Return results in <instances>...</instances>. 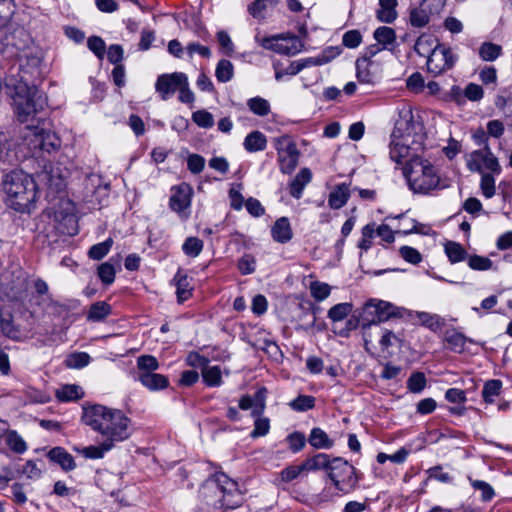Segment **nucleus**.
I'll return each mask as SVG.
<instances>
[{
  "instance_id": "1",
  "label": "nucleus",
  "mask_w": 512,
  "mask_h": 512,
  "mask_svg": "<svg viewBox=\"0 0 512 512\" xmlns=\"http://www.w3.org/2000/svg\"><path fill=\"white\" fill-rule=\"evenodd\" d=\"M18 74H10L5 79V88L13 100L17 120L25 124L21 132L23 145L31 152H47L60 148L59 137L45 127V122L37 117L44 108L46 99L43 93L31 83L40 75L42 52L36 47H27L18 55Z\"/></svg>"
},
{
  "instance_id": "2",
  "label": "nucleus",
  "mask_w": 512,
  "mask_h": 512,
  "mask_svg": "<svg viewBox=\"0 0 512 512\" xmlns=\"http://www.w3.org/2000/svg\"><path fill=\"white\" fill-rule=\"evenodd\" d=\"M82 420L114 447L131 436V421L119 409L100 404L87 406L83 410Z\"/></svg>"
},
{
  "instance_id": "3",
  "label": "nucleus",
  "mask_w": 512,
  "mask_h": 512,
  "mask_svg": "<svg viewBox=\"0 0 512 512\" xmlns=\"http://www.w3.org/2000/svg\"><path fill=\"white\" fill-rule=\"evenodd\" d=\"M2 191L6 205L20 213H29L37 199L36 182L23 171L6 173L2 180Z\"/></svg>"
},
{
  "instance_id": "4",
  "label": "nucleus",
  "mask_w": 512,
  "mask_h": 512,
  "mask_svg": "<svg viewBox=\"0 0 512 512\" xmlns=\"http://www.w3.org/2000/svg\"><path fill=\"white\" fill-rule=\"evenodd\" d=\"M403 174L410 189L415 193L427 194L442 187L438 169L422 157L411 158L405 164Z\"/></svg>"
},
{
  "instance_id": "5",
  "label": "nucleus",
  "mask_w": 512,
  "mask_h": 512,
  "mask_svg": "<svg viewBox=\"0 0 512 512\" xmlns=\"http://www.w3.org/2000/svg\"><path fill=\"white\" fill-rule=\"evenodd\" d=\"M238 494L237 483L224 473L208 479L200 488L201 499L215 509L233 508L237 501L232 498Z\"/></svg>"
},
{
  "instance_id": "6",
  "label": "nucleus",
  "mask_w": 512,
  "mask_h": 512,
  "mask_svg": "<svg viewBox=\"0 0 512 512\" xmlns=\"http://www.w3.org/2000/svg\"><path fill=\"white\" fill-rule=\"evenodd\" d=\"M403 311V308L397 307L390 302L370 299L365 303L363 308V326H370L372 324L386 322L391 318L402 317Z\"/></svg>"
},
{
  "instance_id": "7",
  "label": "nucleus",
  "mask_w": 512,
  "mask_h": 512,
  "mask_svg": "<svg viewBox=\"0 0 512 512\" xmlns=\"http://www.w3.org/2000/svg\"><path fill=\"white\" fill-rule=\"evenodd\" d=\"M446 0H411L409 6V24L414 28L428 25L431 16L439 14Z\"/></svg>"
},
{
  "instance_id": "8",
  "label": "nucleus",
  "mask_w": 512,
  "mask_h": 512,
  "mask_svg": "<svg viewBox=\"0 0 512 512\" xmlns=\"http://www.w3.org/2000/svg\"><path fill=\"white\" fill-rule=\"evenodd\" d=\"M328 476L335 489L342 493L350 492L356 485L355 468L342 458H334Z\"/></svg>"
},
{
  "instance_id": "9",
  "label": "nucleus",
  "mask_w": 512,
  "mask_h": 512,
  "mask_svg": "<svg viewBox=\"0 0 512 512\" xmlns=\"http://www.w3.org/2000/svg\"><path fill=\"white\" fill-rule=\"evenodd\" d=\"M274 147L277 151V159L282 173L289 174L297 166L300 152L296 143L288 135L274 138Z\"/></svg>"
},
{
  "instance_id": "10",
  "label": "nucleus",
  "mask_w": 512,
  "mask_h": 512,
  "mask_svg": "<svg viewBox=\"0 0 512 512\" xmlns=\"http://www.w3.org/2000/svg\"><path fill=\"white\" fill-rule=\"evenodd\" d=\"M52 217L55 228L62 234L74 235L78 231L75 206L68 199H60L52 208Z\"/></svg>"
},
{
  "instance_id": "11",
  "label": "nucleus",
  "mask_w": 512,
  "mask_h": 512,
  "mask_svg": "<svg viewBox=\"0 0 512 512\" xmlns=\"http://www.w3.org/2000/svg\"><path fill=\"white\" fill-rule=\"evenodd\" d=\"M256 39L263 48L283 55H295L303 48L301 40L294 35L281 34Z\"/></svg>"
},
{
  "instance_id": "12",
  "label": "nucleus",
  "mask_w": 512,
  "mask_h": 512,
  "mask_svg": "<svg viewBox=\"0 0 512 512\" xmlns=\"http://www.w3.org/2000/svg\"><path fill=\"white\" fill-rule=\"evenodd\" d=\"M1 289L12 299L20 298L27 289V278L20 267L5 271L0 278Z\"/></svg>"
},
{
  "instance_id": "13",
  "label": "nucleus",
  "mask_w": 512,
  "mask_h": 512,
  "mask_svg": "<svg viewBox=\"0 0 512 512\" xmlns=\"http://www.w3.org/2000/svg\"><path fill=\"white\" fill-rule=\"evenodd\" d=\"M466 164L468 169L473 172H481L482 169L490 170L496 174L501 172L498 159L487 145L483 150H476L468 154L466 156Z\"/></svg>"
},
{
  "instance_id": "14",
  "label": "nucleus",
  "mask_w": 512,
  "mask_h": 512,
  "mask_svg": "<svg viewBox=\"0 0 512 512\" xmlns=\"http://www.w3.org/2000/svg\"><path fill=\"white\" fill-rule=\"evenodd\" d=\"M454 62L455 58L449 48L444 45H436L427 58V71L433 76H438L450 69Z\"/></svg>"
},
{
  "instance_id": "15",
  "label": "nucleus",
  "mask_w": 512,
  "mask_h": 512,
  "mask_svg": "<svg viewBox=\"0 0 512 512\" xmlns=\"http://www.w3.org/2000/svg\"><path fill=\"white\" fill-rule=\"evenodd\" d=\"M0 328L2 333L14 341H25L34 336L31 323L25 326L15 324L12 316L8 313H0Z\"/></svg>"
},
{
  "instance_id": "16",
  "label": "nucleus",
  "mask_w": 512,
  "mask_h": 512,
  "mask_svg": "<svg viewBox=\"0 0 512 512\" xmlns=\"http://www.w3.org/2000/svg\"><path fill=\"white\" fill-rule=\"evenodd\" d=\"M187 75L183 72H174L158 76L155 89L160 94L162 100H168L182 84H185Z\"/></svg>"
},
{
  "instance_id": "17",
  "label": "nucleus",
  "mask_w": 512,
  "mask_h": 512,
  "mask_svg": "<svg viewBox=\"0 0 512 512\" xmlns=\"http://www.w3.org/2000/svg\"><path fill=\"white\" fill-rule=\"evenodd\" d=\"M67 175L68 171L65 167L59 163H51L45 166L40 181L44 182L52 191L59 192L65 187Z\"/></svg>"
},
{
  "instance_id": "18",
  "label": "nucleus",
  "mask_w": 512,
  "mask_h": 512,
  "mask_svg": "<svg viewBox=\"0 0 512 512\" xmlns=\"http://www.w3.org/2000/svg\"><path fill=\"white\" fill-rule=\"evenodd\" d=\"M192 188L182 183L175 187L170 198V207L180 215H186V211L191 204Z\"/></svg>"
},
{
  "instance_id": "19",
  "label": "nucleus",
  "mask_w": 512,
  "mask_h": 512,
  "mask_svg": "<svg viewBox=\"0 0 512 512\" xmlns=\"http://www.w3.org/2000/svg\"><path fill=\"white\" fill-rule=\"evenodd\" d=\"M266 388H259L253 396L245 395L239 401V407L242 410H252V416H259L266 407Z\"/></svg>"
},
{
  "instance_id": "20",
  "label": "nucleus",
  "mask_w": 512,
  "mask_h": 512,
  "mask_svg": "<svg viewBox=\"0 0 512 512\" xmlns=\"http://www.w3.org/2000/svg\"><path fill=\"white\" fill-rule=\"evenodd\" d=\"M410 148H409V136L403 135L401 138L396 136V132L393 134V140L390 145V158L398 163H403L406 158L409 157Z\"/></svg>"
},
{
  "instance_id": "21",
  "label": "nucleus",
  "mask_w": 512,
  "mask_h": 512,
  "mask_svg": "<svg viewBox=\"0 0 512 512\" xmlns=\"http://www.w3.org/2000/svg\"><path fill=\"white\" fill-rule=\"evenodd\" d=\"M398 0H378L376 18L386 24L393 23L398 18Z\"/></svg>"
},
{
  "instance_id": "22",
  "label": "nucleus",
  "mask_w": 512,
  "mask_h": 512,
  "mask_svg": "<svg viewBox=\"0 0 512 512\" xmlns=\"http://www.w3.org/2000/svg\"><path fill=\"white\" fill-rule=\"evenodd\" d=\"M137 379L150 391L164 389L169 384L168 379L164 375L149 371L138 373Z\"/></svg>"
},
{
  "instance_id": "23",
  "label": "nucleus",
  "mask_w": 512,
  "mask_h": 512,
  "mask_svg": "<svg viewBox=\"0 0 512 512\" xmlns=\"http://www.w3.org/2000/svg\"><path fill=\"white\" fill-rule=\"evenodd\" d=\"M339 55V50L336 47H329L322 51L321 54L313 57H308L305 59H299L298 64L300 65V69H304L306 67L311 66H321L324 64L329 63L334 58H336Z\"/></svg>"
},
{
  "instance_id": "24",
  "label": "nucleus",
  "mask_w": 512,
  "mask_h": 512,
  "mask_svg": "<svg viewBox=\"0 0 512 512\" xmlns=\"http://www.w3.org/2000/svg\"><path fill=\"white\" fill-rule=\"evenodd\" d=\"M272 238L279 243H286L292 238V228L288 218H279L271 229Z\"/></svg>"
},
{
  "instance_id": "25",
  "label": "nucleus",
  "mask_w": 512,
  "mask_h": 512,
  "mask_svg": "<svg viewBox=\"0 0 512 512\" xmlns=\"http://www.w3.org/2000/svg\"><path fill=\"white\" fill-rule=\"evenodd\" d=\"M48 457L51 461L59 464L65 471H71L76 467L73 456L61 447L51 449Z\"/></svg>"
},
{
  "instance_id": "26",
  "label": "nucleus",
  "mask_w": 512,
  "mask_h": 512,
  "mask_svg": "<svg viewBox=\"0 0 512 512\" xmlns=\"http://www.w3.org/2000/svg\"><path fill=\"white\" fill-rule=\"evenodd\" d=\"M312 179V173L309 168H302L295 176L290 184V194L299 199L302 196L303 190Z\"/></svg>"
},
{
  "instance_id": "27",
  "label": "nucleus",
  "mask_w": 512,
  "mask_h": 512,
  "mask_svg": "<svg viewBox=\"0 0 512 512\" xmlns=\"http://www.w3.org/2000/svg\"><path fill=\"white\" fill-rule=\"evenodd\" d=\"M349 197V186L346 184H339L330 192L328 205L332 209H340L347 203Z\"/></svg>"
},
{
  "instance_id": "28",
  "label": "nucleus",
  "mask_w": 512,
  "mask_h": 512,
  "mask_svg": "<svg viewBox=\"0 0 512 512\" xmlns=\"http://www.w3.org/2000/svg\"><path fill=\"white\" fill-rule=\"evenodd\" d=\"M243 146L250 153L263 151L267 147V138L262 132L253 131L245 137Z\"/></svg>"
},
{
  "instance_id": "29",
  "label": "nucleus",
  "mask_w": 512,
  "mask_h": 512,
  "mask_svg": "<svg viewBox=\"0 0 512 512\" xmlns=\"http://www.w3.org/2000/svg\"><path fill=\"white\" fill-rule=\"evenodd\" d=\"M114 448L109 442L104 440L99 445H90L80 449H75L78 453L88 459H101L105 454Z\"/></svg>"
},
{
  "instance_id": "30",
  "label": "nucleus",
  "mask_w": 512,
  "mask_h": 512,
  "mask_svg": "<svg viewBox=\"0 0 512 512\" xmlns=\"http://www.w3.org/2000/svg\"><path fill=\"white\" fill-rule=\"evenodd\" d=\"M111 314V306L105 301H98L92 304L87 312V320L100 322Z\"/></svg>"
},
{
  "instance_id": "31",
  "label": "nucleus",
  "mask_w": 512,
  "mask_h": 512,
  "mask_svg": "<svg viewBox=\"0 0 512 512\" xmlns=\"http://www.w3.org/2000/svg\"><path fill=\"white\" fill-rule=\"evenodd\" d=\"M373 37L376 40V42L382 46V49H386L389 46H393L396 42V32L393 28L388 26L378 27L374 31Z\"/></svg>"
},
{
  "instance_id": "32",
  "label": "nucleus",
  "mask_w": 512,
  "mask_h": 512,
  "mask_svg": "<svg viewBox=\"0 0 512 512\" xmlns=\"http://www.w3.org/2000/svg\"><path fill=\"white\" fill-rule=\"evenodd\" d=\"M436 45H440L438 40L430 34H423L418 37L414 49L415 51L423 57H429V55L433 52V49Z\"/></svg>"
},
{
  "instance_id": "33",
  "label": "nucleus",
  "mask_w": 512,
  "mask_h": 512,
  "mask_svg": "<svg viewBox=\"0 0 512 512\" xmlns=\"http://www.w3.org/2000/svg\"><path fill=\"white\" fill-rule=\"evenodd\" d=\"M57 399L62 402L75 401L83 397L82 388L75 384H67L56 390Z\"/></svg>"
},
{
  "instance_id": "34",
  "label": "nucleus",
  "mask_w": 512,
  "mask_h": 512,
  "mask_svg": "<svg viewBox=\"0 0 512 512\" xmlns=\"http://www.w3.org/2000/svg\"><path fill=\"white\" fill-rule=\"evenodd\" d=\"M309 443L317 449H329L333 446V441L330 440L327 433L320 428H313L311 430Z\"/></svg>"
},
{
  "instance_id": "35",
  "label": "nucleus",
  "mask_w": 512,
  "mask_h": 512,
  "mask_svg": "<svg viewBox=\"0 0 512 512\" xmlns=\"http://www.w3.org/2000/svg\"><path fill=\"white\" fill-rule=\"evenodd\" d=\"M502 54V47L492 42H484L479 47V57L483 61H495Z\"/></svg>"
},
{
  "instance_id": "36",
  "label": "nucleus",
  "mask_w": 512,
  "mask_h": 512,
  "mask_svg": "<svg viewBox=\"0 0 512 512\" xmlns=\"http://www.w3.org/2000/svg\"><path fill=\"white\" fill-rule=\"evenodd\" d=\"M445 253L451 263H458L466 259L467 253L461 244L448 241L445 246Z\"/></svg>"
},
{
  "instance_id": "37",
  "label": "nucleus",
  "mask_w": 512,
  "mask_h": 512,
  "mask_svg": "<svg viewBox=\"0 0 512 512\" xmlns=\"http://www.w3.org/2000/svg\"><path fill=\"white\" fill-rule=\"evenodd\" d=\"M331 461L332 460L329 459L327 454L319 453L304 461V467L306 468V471H316L321 469L329 470Z\"/></svg>"
},
{
  "instance_id": "38",
  "label": "nucleus",
  "mask_w": 512,
  "mask_h": 512,
  "mask_svg": "<svg viewBox=\"0 0 512 512\" xmlns=\"http://www.w3.org/2000/svg\"><path fill=\"white\" fill-rule=\"evenodd\" d=\"M234 67L233 64L226 59L220 60L215 69V76L219 82L226 83L233 78Z\"/></svg>"
},
{
  "instance_id": "39",
  "label": "nucleus",
  "mask_w": 512,
  "mask_h": 512,
  "mask_svg": "<svg viewBox=\"0 0 512 512\" xmlns=\"http://www.w3.org/2000/svg\"><path fill=\"white\" fill-rule=\"evenodd\" d=\"M249 109L258 116H267L270 113V103L262 97H253L247 101Z\"/></svg>"
},
{
  "instance_id": "40",
  "label": "nucleus",
  "mask_w": 512,
  "mask_h": 512,
  "mask_svg": "<svg viewBox=\"0 0 512 512\" xmlns=\"http://www.w3.org/2000/svg\"><path fill=\"white\" fill-rule=\"evenodd\" d=\"M90 356L86 352H75L67 356L65 365L71 369H80L90 363Z\"/></svg>"
},
{
  "instance_id": "41",
  "label": "nucleus",
  "mask_w": 512,
  "mask_h": 512,
  "mask_svg": "<svg viewBox=\"0 0 512 512\" xmlns=\"http://www.w3.org/2000/svg\"><path fill=\"white\" fill-rule=\"evenodd\" d=\"M502 382L500 380H489L484 384L482 397L486 403H493L494 398L500 394Z\"/></svg>"
},
{
  "instance_id": "42",
  "label": "nucleus",
  "mask_w": 512,
  "mask_h": 512,
  "mask_svg": "<svg viewBox=\"0 0 512 512\" xmlns=\"http://www.w3.org/2000/svg\"><path fill=\"white\" fill-rule=\"evenodd\" d=\"M221 370L218 366L205 365L202 369V377L209 386H219L222 382Z\"/></svg>"
},
{
  "instance_id": "43",
  "label": "nucleus",
  "mask_w": 512,
  "mask_h": 512,
  "mask_svg": "<svg viewBox=\"0 0 512 512\" xmlns=\"http://www.w3.org/2000/svg\"><path fill=\"white\" fill-rule=\"evenodd\" d=\"M351 303H339L328 310V318L334 322H338L346 318L352 311Z\"/></svg>"
},
{
  "instance_id": "44",
  "label": "nucleus",
  "mask_w": 512,
  "mask_h": 512,
  "mask_svg": "<svg viewBox=\"0 0 512 512\" xmlns=\"http://www.w3.org/2000/svg\"><path fill=\"white\" fill-rule=\"evenodd\" d=\"M310 293L316 301H323L329 297L331 286L320 281H313L309 286Z\"/></svg>"
},
{
  "instance_id": "45",
  "label": "nucleus",
  "mask_w": 512,
  "mask_h": 512,
  "mask_svg": "<svg viewBox=\"0 0 512 512\" xmlns=\"http://www.w3.org/2000/svg\"><path fill=\"white\" fill-rule=\"evenodd\" d=\"M469 268L476 271H487L493 268V262L488 258L480 255H472L467 258Z\"/></svg>"
},
{
  "instance_id": "46",
  "label": "nucleus",
  "mask_w": 512,
  "mask_h": 512,
  "mask_svg": "<svg viewBox=\"0 0 512 512\" xmlns=\"http://www.w3.org/2000/svg\"><path fill=\"white\" fill-rule=\"evenodd\" d=\"M112 244H113V240L111 238H108L107 240H105L101 243H97V244L93 245L88 252L89 257L94 260L102 259L109 253V251L112 247Z\"/></svg>"
},
{
  "instance_id": "47",
  "label": "nucleus",
  "mask_w": 512,
  "mask_h": 512,
  "mask_svg": "<svg viewBox=\"0 0 512 512\" xmlns=\"http://www.w3.org/2000/svg\"><path fill=\"white\" fill-rule=\"evenodd\" d=\"M203 249V241L197 237H188L182 245L183 252L190 257H197Z\"/></svg>"
},
{
  "instance_id": "48",
  "label": "nucleus",
  "mask_w": 512,
  "mask_h": 512,
  "mask_svg": "<svg viewBox=\"0 0 512 512\" xmlns=\"http://www.w3.org/2000/svg\"><path fill=\"white\" fill-rule=\"evenodd\" d=\"M273 6L274 5H270L267 0H255L249 5L248 11L254 18L264 19L268 14L269 8Z\"/></svg>"
},
{
  "instance_id": "49",
  "label": "nucleus",
  "mask_w": 512,
  "mask_h": 512,
  "mask_svg": "<svg viewBox=\"0 0 512 512\" xmlns=\"http://www.w3.org/2000/svg\"><path fill=\"white\" fill-rule=\"evenodd\" d=\"M426 383L425 375L422 372H415L407 380V388L412 393H420L426 387Z\"/></svg>"
},
{
  "instance_id": "50",
  "label": "nucleus",
  "mask_w": 512,
  "mask_h": 512,
  "mask_svg": "<svg viewBox=\"0 0 512 512\" xmlns=\"http://www.w3.org/2000/svg\"><path fill=\"white\" fill-rule=\"evenodd\" d=\"M176 279L178 301L183 302L191 296L192 288L189 284L187 276L178 274Z\"/></svg>"
},
{
  "instance_id": "51",
  "label": "nucleus",
  "mask_w": 512,
  "mask_h": 512,
  "mask_svg": "<svg viewBox=\"0 0 512 512\" xmlns=\"http://www.w3.org/2000/svg\"><path fill=\"white\" fill-rule=\"evenodd\" d=\"M137 367L138 373H143L146 371L154 372L158 369L159 363L154 356L151 355H142L137 359Z\"/></svg>"
},
{
  "instance_id": "52",
  "label": "nucleus",
  "mask_w": 512,
  "mask_h": 512,
  "mask_svg": "<svg viewBox=\"0 0 512 512\" xmlns=\"http://www.w3.org/2000/svg\"><path fill=\"white\" fill-rule=\"evenodd\" d=\"M361 239L358 243V247L361 250L367 251L372 246V239L375 235V224H367L362 228Z\"/></svg>"
},
{
  "instance_id": "53",
  "label": "nucleus",
  "mask_w": 512,
  "mask_h": 512,
  "mask_svg": "<svg viewBox=\"0 0 512 512\" xmlns=\"http://www.w3.org/2000/svg\"><path fill=\"white\" fill-rule=\"evenodd\" d=\"M480 189L484 197L492 198L496 192L495 179L491 174H483L480 181Z\"/></svg>"
},
{
  "instance_id": "54",
  "label": "nucleus",
  "mask_w": 512,
  "mask_h": 512,
  "mask_svg": "<svg viewBox=\"0 0 512 512\" xmlns=\"http://www.w3.org/2000/svg\"><path fill=\"white\" fill-rule=\"evenodd\" d=\"M7 445L17 453H23L27 449L25 441L15 431H10L6 436Z\"/></svg>"
},
{
  "instance_id": "55",
  "label": "nucleus",
  "mask_w": 512,
  "mask_h": 512,
  "mask_svg": "<svg viewBox=\"0 0 512 512\" xmlns=\"http://www.w3.org/2000/svg\"><path fill=\"white\" fill-rule=\"evenodd\" d=\"M400 256L408 263L417 265L422 261L420 252L411 246H402L399 248Z\"/></svg>"
},
{
  "instance_id": "56",
  "label": "nucleus",
  "mask_w": 512,
  "mask_h": 512,
  "mask_svg": "<svg viewBox=\"0 0 512 512\" xmlns=\"http://www.w3.org/2000/svg\"><path fill=\"white\" fill-rule=\"evenodd\" d=\"M193 121L202 128H211L214 125L213 115L206 110H198L192 114Z\"/></svg>"
},
{
  "instance_id": "57",
  "label": "nucleus",
  "mask_w": 512,
  "mask_h": 512,
  "mask_svg": "<svg viewBox=\"0 0 512 512\" xmlns=\"http://www.w3.org/2000/svg\"><path fill=\"white\" fill-rule=\"evenodd\" d=\"M254 429L251 432L252 438L262 437L268 434L270 430V421L266 417L255 416Z\"/></svg>"
},
{
  "instance_id": "58",
  "label": "nucleus",
  "mask_w": 512,
  "mask_h": 512,
  "mask_svg": "<svg viewBox=\"0 0 512 512\" xmlns=\"http://www.w3.org/2000/svg\"><path fill=\"white\" fill-rule=\"evenodd\" d=\"M98 276L104 284H106V285L112 284L115 280L114 266L109 262H105V263L101 264L98 267Z\"/></svg>"
},
{
  "instance_id": "59",
  "label": "nucleus",
  "mask_w": 512,
  "mask_h": 512,
  "mask_svg": "<svg viewBox=\"0 0 512 512\" xmlns=\"http://www.w3.org/2000/svg\"><path fill=\"white\" fill-rule=\"evenodd\" d=\"M314 405V397L308 395H300L290 403L291 408L295 411H306L313 408Z\"/></svg>"
},
{
  "instance_id": "60",
  "label": "nucleus",
  "mask_w": 512,
  "mask_h": 512,
  "mask_svg": "<svg viewBox=\"0 0 512 512\" xmlns=\"http://www.w3.org/2000/svg\"><path fill=\"white\" fill-rule=\"evenodd\" d=\"M14 13L13 0H0V28L4 27Z\"/></svg>"
},
{
  "instance_id": "61",
  "label": "nucleus",
  "mask_w": 512,
  "mask_h": 512,
  "mask_svg": "<svg viewBox=\"0 0 512 512\" xmlns=\"http://www.w3.org/2000/svg\"><path fill=\"white\" fill-rule=\"evenodd\" d=\"M418 320L432 330H438L442 326L441 318L427 312L418 313Z\"/></svg>"
},
{
  "instance_id": "62",
  "label": "nucleus",
  "mask_w": 512,
  "mask_h": 512,
  "mask_svg": "<svg viewBox=\"0 0 512 512\" xmlns=\"http://www.w3.org/2000/svg\"><path fill=\"white\" fill-rule=\"evenodd\" d=\"M304 471H306L304 462L301 465L288 466L281 471L280 478L283 482H291Z\"/></svg>"
},
{
  "instance_id": "63",
  "label": "nucleus",
  "mask_w": 512,
  "mask_h": 512,
  "mask_svg": "<svg viewBox=\"0 0 512 512\" xmlns=\"http://www.w3.org/2000/svg\"><path fill=\"white\" fill-rule=\"evenodd\" d=\"M446 341L453 351L461 352L464 349L466 338L461 333L452 332L451 334L447 335Z\"/></svg>"
},
{
  "instance_id": "64",
  "label": "nucleus",
  "mask_w": 512,
  "mask_h": 512,
  "mask_svg": "<svg viewBox=\"0 0 512 512\" xmlns=\"http://www.w3.org/2000/svg\"><path fill=\"white\" fill-rule=\"evenodd\" d=\"M400 341V337L396 335L394 332L388 329H383L381 338L379 340V345L382 350H387L389 347L394 346L396 343H399Z\"/></svg>"
}]
</instances>
